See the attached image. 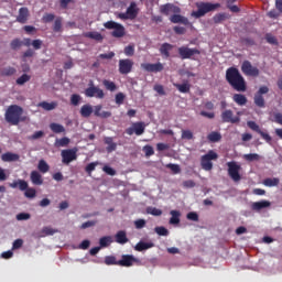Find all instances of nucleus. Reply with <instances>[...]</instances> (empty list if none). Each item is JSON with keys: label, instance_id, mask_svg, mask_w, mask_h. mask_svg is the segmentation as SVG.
Wrapping results in <instances>:
<instances>
[{"label": "nucleus", "instance_id": "c03bdc74", "mask_svg": "<svg viewBox=\"0 0 282 282\" xmlns=\"http://www.w3.org/2000/svg\"><path fill=\"white\" fill-rule=\"evenodd\" d=\"M53 31L54 32H63V19L57 18L54 21Z\"/></svg>", "mask_w": 282, "mask_h": 282}, {"label": "nucleus", "instance_id": "a211bd4d", "mask_svg": "<svg viewBox=\"0 0 282 282\" xmlns=\"http://www.w3.org/2000/svg\"><path fill=\"white\" fill-rule=\"evenodd\" d=\"M141 68L144 69V72H149L151 74H158L160 72H164V64L163 63H155V64H151V63H143L141 64Z\"/></svg>", "mask_w": 282, "mask_h": 282}, {"label": "nucleus", "instance_id": "4be33fe9", "mask_svg": "<svg viewBox=\"0 0 282 282\" xmlns=\"http://www.w3.org/2000/svg\"><path fill=\"white\" fill-rule=\"evenodd\" d=\"M270 206H272V203H270V200H260L252 203L251 209L256 210V213H259L263 210V208H270Z\"/></svg>", "mask_w": 282, "mask_h": 282}, {"label": "nucleus", "instance_id": "7c9ffc66", "mask_svg": "<svg viewBox=\"0 0 282 282\" xmlns=\"http://www.w3.org/2000/svg\"><path fill=\"white\" fill-rule=\"evenodd\" d=\"M116 241L117 243H121L124 246V243L129 242V238H127V232L123 230H120L116 234Z\"/></svg>", "mask_w": 282, "mask_h": 282}, {"label": "nucleus", "instance_id": "7ed1b4c3", "mask_svg": "<svg viewBox=\"0 0 282 282\" xmlns=\"http://www.w3.org/2000/svg\"><path fill=\"white\" fill-rule=\"evenodd\" d=\"M195 6L197 10L191 13L194 19H202V17H206L208 12H215L217 8H221L220 3L213 2H196Z\"/></svg>", "mask_w": 282, "mask_h": 282}, {"label": "nucleus", "instance_id": "0e129e2a", "mask_svg": "<svg viewBox=\"0 0 282 282\" xmlns=\"http://www.w3.org/2000/svg\"><path fill=\"white\" fill-rule=\"evenodd\" d=\"M143 151H144L147 158H151V155L155 154V150H153V147H151V145H145L143 148Z\"/></svg>", "mask_w": 282, "mask_h": 282}, {"label": "nucleus", "instance_id": "13d9d810", "mask_svg": "<svg viewBox=\"0 0 282 282\" xmlns=\"http://www.w3.org/2000/svg\"><path fill=\"white\" fill-rule=\"evenodd\" d=\"M96 166H98V162H91L86 167L85 171L88 173V175H91L93 171H96Z\"/></svg>", "mask_w": 282, "mask_h": 282}, {"label": "nucleus", "instance_id": "680f3d73", "mask_svg": "<svg viewBox=\"0 0 282 282\" xmlns=\"http://www.w3.org/2000/svg\"><path fill=\"white\" fill-rule=\"evenodd\" d=\"M186 217L189 221H199V215L196 212H189Z\"/></svg>", "mask_w": 282, "mask_h": 282}, {"label": "nucleus", "instance_id": "bb28decb", "mask_svg": "<svg viewBox=\"0 0 282 282\" xmlns=\"http://www.w3.org/2000/svg\"><path fill=\"white\" fill-rule=\"evenodd\" d=\"M79 113H80L82 118H89L91 116V113H94V106H91L89 104L82 106Z\"/></svg>", "mask_w": 282, "mask_h": 282}, {"label": "nucleus", "instance_id": "b1692460", "mask_svg": "<svg viewBox=\"0 0 282 282\" xmlns=\"http://www.w3.org/2000/svg\"><path fill=\"white\" fill-rule=\"evenodd\" d=\"M171 50H173V44L165 42L161 45V47L159 48V52H160L161 56H164V58H170Z\"/></svg>", "mask_w": 282, "mask_h": 282}, {"label": "nucleus", "instance_id": "e433bc0d", "mask_svg": "<svg viewBox=\"0 0 282 282\" xmlns=\"http://www.w3.org/2000/svg\"><path fill=\"white\" fill-rule=\"evenodd\" d=\"M37 170L40 173H48L50 172V164L45 160H40L37 164Z\"/></svg>", "mask_w": 282, "mask_h": 282}, {"label": "nucleus", "instance_id": "423d86ee", "mask_svg": "<svg viewBox=\"0 0 282 282\" xmlns=\"http://www.w3.org/2000/svg\"><path fill=\"white\" fill-rule=\"evenodd\" d=\"M219 154L217 152L209 150L208 153L200 158V166L204 171H213V160H217Z\"/></svg>", "mask_w": 282, "mask_h": 282}, {"label": "nucleus", "instance_id": "a878e982", "mask_svg": "<svg viewBox=\"0 0 282 282\" xmlns=\"http://www.w3.org/2000/svg\"><path fill=\"white\" fill-rule=\"evenodd\" d=\"M105 144H107L108 147L106 148L107 153H113V151H116V149H118V144L116 142H113V138L111 137H106L104 139Z\"/></svg>", "mask_w": 282, "mask_h": 282}, {"label": "nucleus", "instance_id": "c85d7f7f", "mask_svg": "<svg viewBox=\"0 0 282 282\" xmlns=\"http://www.w3.org/2000/svg\"><path fill=\"white\" fill-rule=\"evenodd\" d=\"M57 106L58 104H56V101H52V102L42 101L37 105V107H42L44 111H54V109H56Z\"/></svg>", "mask_w": 282, "mask_h": 282}, {"label": "nucleus", "instance_id": "de8ad7c7", "mask_svg": "<svg viewBox=\"0 0 282 282\" xmlns=\"http://www.w3.org/2000/svg\"><path fill=\"white\" fill-rule=\"evenodd\" d=\"M23 46V41H21L20 39H14L11 41L10 43V47L11 50H19V47Z\"/></svg>", "mask_w": 282, "mask_h": 282}, {"label": "nucleus", "instance_id": "6ab92c4d", "mask_svg": "<svg viewBox=\"0 0 282 282\" xmlns=\"http://www.w3.org/2000/svg\"><path fill=\"white\" fill-rule=\"evenodd\" d=\"M61 155H62L63 164H69L70 162H74V160L78 159V155L76 154V150L74 149L63 150Z\"/></svg>", "mask_w": 282, "mask_h": 282}, {"label": "nucleus", "instance_id": "bf43d9fd", "mask_svg": "<svg viewBox=\"0 0 282 282\" xmlns=\"http://www.w3.org/2000/svg\"><path fill=\"white\" fill-rule=\"evenodd\" d=\"M56 147H67V144H69V138L64 137L59 140H56Z\"/></svg>", "mask_w": 282, "mask_h": 282}, {"label": "nucleus", "instance_id": "69168bd1", "mask_svg": "<svg viewBox=\"0 0 282 282\" xmlns=\"http://www.w3.org/2000/svg\"><path fill=\"white\" fill-rule=\"evenodd\" d=\"M31 215L29 213H20L17 215L18 221H25L30 219Z\"/></svg>", "mask_w": 282, "mask_h": 282}, {"label": "nucleus", "instance_id": "2eb2a0df", "mask_svg": "<svg viewBox=\"0 0 282 282\" xmlns=\"http://www.w3.org/2000/svg\"><path fill=\"white\" fill-rule=\"evenodd\" d=\"M241 72L245 74V76H259V68L252 66V63L250 61H243L241 64Z\"/></svg>", "mask_w": 282, "mask_h": 282}, {"label": "nucleus", "instance_id": "6e6d98bb", "mask_svg": "<svg viewBox=\"0 0 282 282\" xmlns=\"http://www.w3.org/2000/svg\"><path fill=\"white\" fill-rule=\"evenodd\" d=\"M267 43H270V45H279V41L276 37L270 33L265 35Z\"/></svg>", "mask_w": 282, "mask_h": 282}, {"label": "nucleus", "instance_id": "5701e85b", "mask_svg": "<svg viewBox=\"0 0 282 282\" xmlns=\"http://www.w3.org/2000/svg\"><path fill=\"white\" fill-rule=\"evenodd\" d=\"M30 180L34 186H42L43 175L39 171H32L30 174Z\"/></svg>", "mask_w": 282, "mask_h": 282}, {"label": "nucleus", "instance_id": "9d476101", "mask_svg": "<svg viewBox=\"0 0 282 282\" xmlns=\"http://www.w3.org/2000/svg\"><path fill=\"white\" fill-rule=\"evenodd\" d=\"M147 129V123L143 121H137L131 124V127L126 129L127 135H142Z\"/></svg>", "mask_w": 282, "mask_h": 282}, {"label": "nucleus", "instance_id": "412c9836", "mask_svg": "<svg viewBox=\"0 0 282 282\" xmlns=\"http://www.w3.org/2000/svg\"><path fill=\"white\" fill-rule=\"evenodd\" d=\"M171 23H181L182 25H191V21H188V18L180 14L174 13L170 17Z\"/></svg>", "mask_w": 282, "mask_h": 282}, {"label": "nucleus", "instance_id": "2f4dec72", "mask_svg": "<svg viewBox=\"0 0 282 282\" xmlns=\"http://www.w3.org/2000/svg\"><path fill=\"white\" fill-rule=\"evenodd\" d=\"M228 19H230V14L218 13L214 15L213 21L214 23L219 24V23H224V21H228Z\"/></svg>", "mask_w": 282, "mask_h": 282}, {"label": "nucleus", "instance_id": "20e7f679", "mask_svg": "<svg viewBox=\"0 0 282 282\" xmlns=\"http://www.w3.org/2000/svg\"><path fill=\"white\" fill-rule=\"evenodd\" d=\"M10 188H19L22 193H24V197L26 199H34L36 197V188L30 187V184L25 180H15L9 184Z\"/></svg>", "mask_w": 282, "mask_h": 282}, {"label": "nucleus", "instance_id": "aec40b11", "mask_svg": "<svg viewBox=\"0 0 282 282\" xmlns=\"http://www.w3.org/2000/svg\"><path fill=\"white\" fill-rule=\"evenodd\" d=\"M28 19H30V9L28 7L20 8L17 17L18 23L25 24L28 23Z\"/></svg>", "mask_w": 282, "mask_h": 282}, {"label": "nucleus", "instance_id": "4468645a", "mask_svg": "<svg viewBox=\"0 0 282 282\" xmlns=\"http://www.w3.org/2000/svg\"><path fill=\"white\" fill-rule=\"evenodd\" d=\"M220 118L223 122H229L230 124H238V122H241V118H239V116H235V112L230 109L224 110Z\"/></svg>", "mask_w": 282, "mask_h": 282}, {"label": "nucleus", "instance_id": "09e8293b", "mask_svg": "<svg viewBox=\"0 0 282 282\" xmlns=\"http://www.w3.org/2000/svg\"><path fill=\"white\" fill-rule=\"evenodd\" d=\"M123 54L126 56H133V54H135V46L133 44L126 46L123 50Z\"/></svg>", "mask_w": 282, "mask_h": 282}, {"label": "nucleus", "instance_id": "ea45409f", "mask_svg": "<svg viewBox=\"0 0 282 282\" xmlns=\"http://www.w3.org/2000/svg\"><path fill=\"white\" fill-rule=\"evenodd\" d=\"M243 160H246V162H259V160H261V155L257 153L243 154Z\"/></svg>", "mask_w": 282, "mask_h": 282}, {"label": "nucleus", "instance_id": "4d7b16f0", "mask_svg": "<svg viewBox=\"0 0 282 282\" xmlns=\"http://www.w3.org/2000/svg\"><path fill=\"white\" fill-rule=\"evenodd\" d=\"M144 226H147V220H144V219L134 220V227L137 228V230H142V228H144Z\"/></svg>", "mask_w": 282, "mask_h": 282}, {"label": "nucleus", "instance_id": "052dcab7", "mask_svg": "<svg viewBox=\"0 0 282 282\" xmlns=\"http://www.w3.org/2000/svg\"><path fill=\"white\" fill-rule=\"evenodd\" d=\"M149 215H153L154 217H160L162 215V209H158L155 207L148 208Z\"/></svg>", "mask_w": 282, "mask_h": 282}, {"label": "nucleus", "instance_id": "393cba45", "mask_svg": "<svg viewBox=\"0 0 282 282\" xmlns=\"http://www.w3.org/2000/svg\"><path fill=\"white\" fill-rule=\"evenodd\" d=\"M232 100L239 107H246V105H248V97H246L243 94H235L232 96Z\"/></svg>", "mask_w": 282, "mask_h": 282}, {"label": "nucleus", "instance_id": "774afa93", "mask_svg": "<svg viewBox=\"0 0 282 282\" xmlns=\"http://www.w3.org/2000/svg\"><path fill=\"white\" fill-rule=\"evenodd\" d=\"M32 47L34 50H41V47H43V40H33L32 41Z\"/></svg>", "mask_w": 282, "mask_h": 282}, {"label": "nucleus", "instance_id": "8fccbe9b", "mask_svg": "<svg viewBox=\"0 0 282 282\" xmlns=\"http://www.w3.org/2000/svg\"><path fill=\"white\" fill-rule=\"evenodd\" d=\"M264 186H279V178H265L263 181Z\"/></svg>", "mask_w": 282, "mask_h": 282}, {"label": "nucleus", "instance_id": "603ef678", "mask_svg": "<svg viewBox=\"0 0 282 282\" xmlns=\"http://www.w3.org/2000/svg\"><path fill=\"white\" fill-rule=\"evenodd\" d=\"M166 169H171V171H172L175 175H177L178 173H182V169L180 167L178 164L169 163V164L166 165Z\"/></svg>", "mask_w": 282, "mask_h": 282}, {"label": "nucleus", "instance_id": "c9c22d12", "mask_svg": "<svg viewBox=\"0 0 282 282\" xmlns=\"http://www.w3.org/2000/svg\"><path fill=\"white\" fill-rule=\"evenodd\" d=\"M254 105L259 107L260 109H263L265 107V99L263 98V95H254L253 97Z\"/></svg>", "mask_w": 282, "mask_h": 282}, {"label": "nucleus", "instance_id": "864d4df0", "mask_svg": "<svg viewBox=\"0 0 282 282\" xmlns=\"http://www.w3.org/2000/svg\"><path fill=\"white\" fill-rule=\"evenodd\" d=\"M80 104V95L78 94H74L70 96V105H73V107H78V105Z\"/></svg>", "mask_w": 282, "mask_h": 282}, {"label": "nucleus", "instance_id": "473e14b6", "mask_svg": "<svg viewBox=\"0 0 282 282\" xmlns=\"http://www.w3.org/2000/svg\"><path fill=\"white\" fill-rule=\"evenodd\" d=\"M170 215L172 216L170 218V224L173 226L180 224V217H182V213H180V210H171Z\"/></svg>", "mask_w": 282, "mask_h": 282}, {"label": "nucleus", "instance_id": "f03ea898", "mask_svg": "<svg viewBox=\"0 0 282 282\" xmlns=\"http://www.w3.org/2000/svg\"><path fill=\"white\" fill-rule=\"evenodd\" d=\"M23 108L19 105H11L7 108L4 112V120L13 127L19 126L20 122H23Z\"/></svg>", "mask_w": 282, "mask_h": 282}, {"label": "nucleus", "instance_id": "dca6fc26", "mask_svg": "<svg viewBox=\"0 0 282 282\" xmlns=\"http://www.w3.org/2000/svg\"><path fill=\"white\" fill-rule=\"evenodd\" d=\"M133 70V62L130 58L119 59V74L127 76Z\"/></svg>", "mask_w": 282, "mask_h": 282}, {"label": "nucleus", "instance_id": "6e6552de", "mask_svg": "<svg viewBox=\"0 0 282 282\" xmlns=\"http://www.w3.org/2000/svg\"><path fill=\"white\" fill-rule=\"evenodd\" d=\"M202 54V52L198 48H191L188 46H181L178 47V56L180 58H182V61H187V59H192L194 61L195 55H199Z\"/></svg>", "mask_w": 282, "mask_h": 282}, {"label": "nucleus", "instance_id": "72a5a7b5", "mask_svg": "<svg viewBox=\"0 0 282 282\" xmlns=\"http://www.w3.org/2000/svg\"><path fill=\"white\" fill-rule=\"evenodd\" d=\"M14 74H17V68L12 66H7L0 69V76H14Z\"/></svg>", "mask_w": 282, "mask_h": 282}, {"label": "nucleus", "instance_id": "f3484780", "mask_svg": "<svg viewBox=\"0 0 282 282\" xmlns=\"http://www.w3.org/2000/svg\"><path fill=\"white\" fill-rule=\"evenodd\" d=\"M134 263H140V259L133 257L132 254H123L121 259L118 260V265L121 268H131Z\"/></svg>", "mask_w": 282, "mask_h": 282}, {"label": "nucleus", "instance_id": "a18cd8bd", "mask_svg": "<svg viewBox=\"0 0 282 282\" xmlns=\"http://www.w3.org/2000/svg\"><path fill=\"white\" fill-rule=\"evenodd\" d=\"M209 142H219L221 140V134L219 132H212L207 135Z\"/></svg>", "mask_w": 282, "mask_h": 282}, {"label": "nucleus", "instance_id": "f257e3e1", "mask_svg": "<svg viewBox=\"0 0 282 282\" xmlns=\"http://www.w3.org/2000/svg\"><path fill=\"white\" fill-rule=\"evenodd\" d=\"M228 85L235 89V91H247L248 84L246 83V78L239 72V68L231 66L227 68L226 76H225Z\"/></svg>", "mask_w": 282, "mask_h": 282}, {"label": "nucleus", "instance_id": "f8f14e48", "mask_svg": "<svg viewBox=\"0 0 282 282\" xmlns=\"http://www.w3.org/2000/svg\"><path fill=\"white\" fill-rule=\"evenodd\" d=\"M160 12L169 17L170 14H182V9L173 3H165L160 7Z\"/></svg>", "mask_w": 282, "mask_h": 282}, {"label": "nucleus", "instance_id": "e2e57ef3", "mask_svg": "<svg viewBox=\"0 0 282 282\" xmlns=\"http://www.w3.org/2000/svg\"><path fill=\"white\" fill-rule=\"evenodd\" d=\"M182 140H193V132L191 130H182Z\"/></svg>", "mask_w": 282, "mask_h": 282}, {"label": "nucleus", "instance_id": "0eeeda50", "mask_svg": "<svg viewBox=\"0 0 282 282\" xmlns=\"http://www.w3.org/2000/svg\"><path fill=\"white\" fill-rule=\"evenodd\" d=\"M139 12L140 9H138V4L135 2H131L127 8V11L124 13H119L117 17L122 21H133L134 19H138Z\"/></svg>", "mask_w": 282, "mask_h": 282}, {"label": "nucleus", "instance_id": "79ce46f5", "mask_svg": "<svg viewBox=\"0 0 282 282\" xmlns=\"http://www.w3.org/2000/svg\"><path fill=\"white\" fill-rule=\"evenodd\" d=\"M30 80H32V76L28 75V74H23L22 76H20L15 83L17 85H25V83H30Z\"/></svg>", "mask_w": 282, "mask_h": 282}, {"label": "nucleus", "instance_id": "f704fd0d", "mask_svg": "<svg viewBox=\"0 0 282 282\" xmlns=\"http://www.w3.org/2000/svg\"><path fill=\"white\" fill-rule=\"evenodd\" d=\"M174 87H176L181 94H188L191 91V84L188 83L174 84Z\"/></svg>", "mask_w": 282, "mask_h": 282}, {"label": "nucleus", "instance_id": "4c0bfd02", "mask_svg": "<svg viewBox=\"0 0 282 282\" xmlns=\"http://www.w3.org/2000/svg\"><path fill=\"white\" fill-rule=\"evenodd\" d=\"M102 85L107 89V91H116V89H118V86L116 85V83L109 79H104Z\"/></svg>", "mask_w": 282, "mask_h": 282}, {"label": "nucleus", "instance_id": "37998d69", "mask_svg": "<svg viewBox=\"0 0 282 282\" xmlns=\"http://www.w3.org/2000/svg\"><path fill=\"white\" fill-rule=\"evenodd\" d=\"M154 232H156L159 237H169V229H166V227L163 226L155 227Z\"/></svg>", "mask_w": 282, "mask_h": 282}, {"label": "nucleus", "instance_id": "c756f323", "mask_svg": "<svg viewBox=\"0 0 282 282\" xmlns=\"http://www.w3.org/2000/svg\"><path fill=\"white\" fill-rule=\"evenodd\" d=\"M19 158V154H14L12 152H7L1 155L2 162H18Z\"/></svg>", "mask_w": 282, "mask_h": 282}, {"label": "nucleus", "instance_id": "58836bf2", "mask_svg": "<svg viewBox=\"0 0 282 282\" xmlns=\"http://www.w3.org/2000/svg\"><path fill=\"white\" fill-rule=\"evenodd\" d=\"M86 39H93V41H102V34H100L99 32H96V31H94V32H87V33H85V35H84Z\"/></svg>", "mask_w": 282, "mask_h": 282}, {"label": "nucleus", "instance_id": "3c124183", "mask_svg": "<svg viewBox=\"0 0 282 282\" xmlns=\"http://www.w3.org/2000/svg\"><path fill=\"white\" fill-rule=\"evenodd\" d=\"M126 98H127V96L123 95V93H118V94L115 96V102H116V105H123Z\"/></svg>", "mask_w": 282, "mask_h": 282}, {"label": "nucleus", "instance_id": "1a4fd4ad", "mask_svg": "<svg viewBox=\"0 0 282 282\" xmlns=\"http://www.w3.org/2000/svg\"><path fill=\"white\" fill-rule=\"evenodd\" d=\"M227 166L229 177H231L234 182H240L241 174H239V172L241 171V165L237 164L235 161H230L227 163Z\"/></svg>", "mask_w": 282, "mask_h": 282}, {"label": "nucleus", "instance_id": "ddd939ff", "mask_svg": "<svg viewBox=\"0 0 282 282\" xmlns=\"http://www.w3.org/2000/svg\"><path fill=\"white\" fill-rule=\"evenodd\" d=\"M247 127L251 129V131H256V133H259L261 135L262 140H265L268 144H272V137L268 134L267 132H263L261 128L254 122V121H248Z\"/></svg>", "mask_w": 282, "mask_h": 282}, {"label": "nucleus", "instance_id": "49530a36", "mask_svg": "<svg viewBox=\"0 0 282 282\" xmlns=\"http://www.w3.org/2000/svg\"><path fill=\"white\" fill-rule=\"evenodd\" d=\"M111 243V237L105 236L99 239L100 248H107Z\"/></svg>", "mask_w": 282, "mask_h": 282}, {"label": "nucleus", "instance_id": "5fc2aeb1", "mask_svg": "<svg viewBox=\"0 0 282 282\" xmlns=\"http://www.w3.org/2000/svg\"><path fill=\"white\" fill-rule=\"evenodd\" d=\"M106 265H118V260H116V257L108 256L105 258Z\"/></svg>", "mask_w": 282, "mask_h": 282}, {"label": "nucleus", "instance_id": "9b49d317", "mask_svg": "<svg viewBox=\"0 0 282 282\" xmlns=\"http://www.w3.org/2000/svg\"><path fill=\"white\" fill-rule=\"evenodd\" d=\"M85 96L87 98H99L102 100L105 98V91L99 87L94 86V82H90L89 87L85 89Z\"/></svg>", "mask_w": 282, "mask_h": 282}, {"label": "nucleus", "instance_id": "cd10ccee", "mask_svg": "<svg viewBox=\"0 0 282 282\" xmlns=\"http://www.w3.org/2000/svg\"><path fill=\"white\" fill-rule=\"evenodd\" d=\"M155 245L153 242H144V241H139L134 249L137 252H143V250H149L150 248H153Z\"/></svg>", "mask_w": 282, "mask_h": 282}, {"label": "nucleus", "instance_id": "39448f33", "mask_svg": "<svg viewBox=\"0 0 282 282\" xmlns=\"http://www.w3.org/2000/svg\"><path fill=\"white\" fill-rule=\"evenodd\" d=\"M104 28H106V30H112L110 34L113 39H122L123 36L127 35V29H124V25L116 21L105 22Z\"/></svg>", "mask_w": 282, "mask_h": 282}, {"label": "nucleus", "instance_id": "338daca9", "mask_svg": "<svg viewBox=\"0 0 282 282\" xmlns=\"http://www.w3.org/2000/svg\"><path fill=\"white\" fill-rule=\"evenodd\" d=\"M36 54L34 50L29 48L22 54V58L25 61V58H32Z\"/></svg>", "mask_w": 282, "mask_h": 282}, {"label": "nucleus", "instance_id": "a19ab883", "mask_svg": "<svg viewBox=\"0 0 282 282\" xmlns=\"http://www.w3.org/2000/svg\"><path fill=\"white\" fill-rule=\"evenodd\" d=\"M50 129L53 131V133H65V127L61 123H51Z\"/></svg>", "mask_w": 282, "mask_h": 282}]
</instances>
